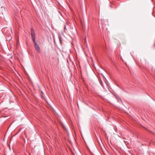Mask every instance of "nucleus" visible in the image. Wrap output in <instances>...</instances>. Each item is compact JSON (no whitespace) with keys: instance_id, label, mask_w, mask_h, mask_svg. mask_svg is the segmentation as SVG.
<instances>
[{"instance_id":"2","label":"nucleus","mask_w":155,"mask_h":155,"mask_svg":"<svg viewBox=\"0 0 155 155\" xmlns=\"http://www.w3.org/2000/svg\"><path fill=\"white\" fill-rule=\"evenodd\" d=\"M34 43L35 47V49L36 51L38 52H40V49L39 46L37 44V43L35 41V42H33Z\"/></svg>"},{"instance_id":"3","label":"nucleus","mask_w":155,"mask_h":155,"mask_svg":"<svg viewBox=\"0 0 155 155\" xmlns=\"http://www.w3.org/2000/svg\"><path fill=\"white\" fill-rule=\"evenodd\" d=\"M5 11V8L4 7H2L0 8V11L1 12H0V13L1 12L2 14H3Z\"/></svg>"},{"instance_id":"1","label":"nucleus","mask_w":155,"mask_h":155,"mask_svg":"<svg viewBox=\"0 0 155 155\" xmlns=\"http://www.w3.org/2000/svg\"><path fill=\"white\" fill-rule=\"evenodd\" d=\"M31 38L33 40V42H35V35L34 32V30L31 29Z\"/></svg>"},{"instance_id":"4","label":"nucleus","mask_w":155,"mask_h":155,"mask_svg":"<svg viewBox=\"0 0 155 155\" xmlns=\"http://www.w3.org/2000/svg\"><path fill=\"white\" fill-rule=\"evenodd\" d=\"M60 43L61 44L62 40L60 38Z\"/></svg>"}]
</instances>
